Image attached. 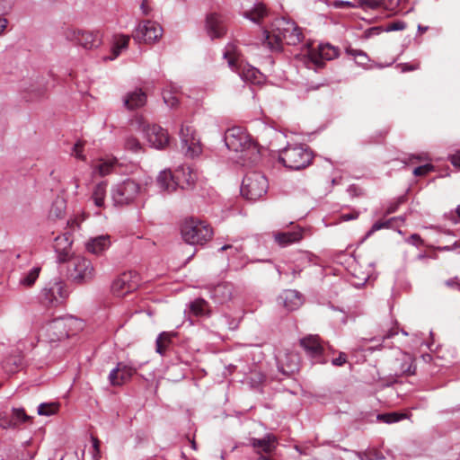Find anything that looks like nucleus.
I'll list each match as a JSON object with an SVG mask.
<instances>
[{"label":"nucleus","mask_w":460,"mask_h":460,"mask_svg":"<svg viewBox=\"0 0 460 460\" xmlns=\"http://www.w3.org/2000/svg\"><path fill=\"white\" fill-rule=\"evenodd\" d=\"M83 146L84 143L80 140L77 141L72 148V155H74L76 158L84 161L85 156L83 155Z\"/></svg>","instance_id":"obj_45"},{"label":"nucleus","mask_w":460,"mask_h":460,"mask_svg":"<svg viewBox=\"0 0 460 460\" xmlns=\"http://www.w3.org/2000/svg\"><path fill=\"white\" fill-rule=\"evenodd\" d=\"M196 180L197 172L189 165L180 166L174 171V188L177 186L182 190L190 189Z\"/></svg>","instance_id":"obj_16"},{"label":"nucleus","mask_w":460,"mask_h":460,"mask_svg":"<svg viewBox=\"0 0 460 460\" xmlns=\"http://www.w3.org/2000/svg\"><path fill=\"white\" fill-rule=\"evenodd\" d=\"M164 102L171 108L172 107V102H171V99H172V93L169 90L165 91L163 93Z\"/></svg>","instance_id":"obj_56"},{"label":"nucleus","mask_w":460,"mask_h":460,"mask_svg":"<svg viewBox=\"0 0 460 460\" xmlns=\"http://www.w3.org/2000/svg\"><path fill=\"white\" fill-rule=\"evenodd\" d=\"M138 287V276L136 272H123L115 279L111 285L112 292L119 296H125Z\"/></svg>","instance_id":"obj_14"},{"label":"nucleus","mask_w":460,"mask_h":460,"mask_svg":"<svg viewBox=\"0 0 460 460\" xmlns=\"http://www.w3.org/2000/svg\"><path fill=\"white\" fill-rule=\"evenodd\" d=\"M146 135L150 145L156 149H164L170 141L167 130L158 125L148 126Z\"/></svg>","instance_id":"obj_17"},{"label":"nucleus","mask_w":460,"mask_h":460,"mask_svg":"<svg viewBox=\"0 0 460 460\" xmlns=\"http://www.w3.org/2000/svg\"><path fill=\"white\" fill-rule=\"evenodd\" d=\"M72 243V235L68 232L55 238L53 247L58 253V261L59 262H65L68 260V253Z\"/></svg>","instance_id":"obj_19"},{"label":"nucleus","mask_w":460,"mask_h":460,"mask_svg":"<svg viewBox=\"0 0 460 460\" xmlns=\"http://www.w3.org/2000/svg\"><path fill=\"white\" fill-rule=\"evenodd\" d=\"M40 270L41 268L40 266L33 267L21 277L19 283L28 288L33 286L40 276Z\"/></svg>","instance_id":"obj_32"},{"label":"nucleus","mask_w":460,"mask_h":460,"mask_svg":"<svg viewBox=\"0 0 460 460\" xmlns=\"http://www.w3.org/2000/svg\"><path fill=\"white\" fill-rule=\"evenodd\" d=\"M405 201V198L403 196L400 197L395 202L392 203L386 209V214L394 213L398 207Z\"/></svg>","instance_id":"obj_50"},{"label":"nucleus","mask_w":460,"mask_h":460,"mask_svg":"<svg viewBox=\"0 0 460 460\" xmlns=\"http://www.w3.org/2000/svg\"><path fill=\"white\" fill-rule=\"evenodd\" d=\"M123 102L124 106L130 111L141 108L146 102V94L141 88H136L125 95Z\"/></svg>","instance_id":"obj_22"},{"label":"nucleus","mask_w":460,"mask_h":460,"mask_svg":"<svg viewBox=\"0 0 460 460\" xmlns=\"http://www.w3.org/2000/svg\"><path fill=\"white\" fill-rule=\"evenodd\" d=\"M68 296L66 284L59 279L54 278L49 281L40 294V300L45 306H57Z\"/></svg>","instance_id":"obj_7"},{"label":"nucleus","mask_w":460,"mask_h":460,"mask_svg":"<svg viewBox=\"0 0 460 460\" xmlns=\"http://www.w3.org/2000/svg\"><path fill=\"white\" fill-rule=\"evenodd\" d=\"M245 17L254 22H260L265 16L268 15V10L262 4H258L254 7L244 13Z\"/></svg>","instance_id":"obj_31"},{"label":"nucleus","mask_w":460,"mask_h":460,"mask_svg":"<svg viewBox=\"0 0 460 460\" xmlns=\"http://www.w3.org/2000/svg\"><path fill=\"white\" fill-rule=\"evenodd\" d=\"M172 343V332H162L155 340V351L161 356H165Z\"/></svg>","instance_id":"obj_26"},{"label":"nucleus","mask_w":460,"mask_h":460,"mask_svg":"<svg viewBox=\"0 0 460 460\" xmlns=\"http://www.w3.org/2000/svg\"><path fill=\"white\" fill-rule=\"evenodd\" d=\"M406 27L403 22H393L388 25V31H402Z\"/></svg>","instance_id":"obj_52"},{"label":"nucleus","mask_w":460,"mask_h":460,"mask_svg":"<svg viewBox=\"0 0 460 460\" xmlns=\"http://www.w3.org/2000/svg\"><path fill=\"white\" fill-rule=\"evenodd\" d=\"M275 239L280 245L286 246L301 240L302 231L298 229L296 231L279 233L276 234Z\"/></svg>","instance_id":"obj_27"},{"label":"nucleus","mask_w":460,"mask_h":460,"mask_svg":"<svg viewBox=\"0 0 460 460\" xmlns=\"http://www.w3.org/2000/svg\"><path fill=\"white\" fill-rule=\"evenodd\" d=\"M112 164L109 163H101L98 165V172L101 175L104 176L111 172Z\"/></svg>","instance_id":"obj_51"},{"label":"nucleus","mask_w":460,"mask_h":460,"mask_svg":"<svg viewBox=\"0 0 460 460\" xmlns=\"http://www.w3.org/2000/svg\"><path fill=\"white\" fill-rule=\"evenodd\" d=\"M12 420L15 424V428H17L20 424L27 422L31 420V417L29 416L23 408H12Z\"/></svg>","instance_id":"obj_35"},{"label":"nucleus","mask_w":460,"mask_h":460,"mask_svg":"<svg viewBox=\"0 0 460 460\" xmlns=\"http://www.w3.org/2000/svg\"><path fill=\"white\" fill-rule=\"evenodd\" d=\"M0 427L3 429H15V424L11 416H2L0 417Z\"/></svg>","instance_id":"obj_46"},{"label":"nucleus","mask_w":460,"mask_h":460,"mask_svg":"<svg viewBox=\"0 0 460 460\" xmlns=\"http://www.w3.org/2000/svg\"><path fill=\"white\" fill-rule=\"evenodd\" d=\"M52 327L54 329H63L60 331L58 339L68 338L79 330H82L84 323L81 320L73 316L57 318L52 322Z\"/></svg>","instance_id":"obj_15"},{"label":"nucleus","mask_w":460,"mask_h":460,"mask_svg":"<svg viewBox=\"0 0 460 460\" xmlns=\"http://www.w3.org/2000/svg\"><path fill=\"white\" fill-rule=\"evenodd\" d=\"M434 170V166L430 164H427L421 166H418L413 170V174L415 176H425L429 172H432Z\"/></svg>","instance_id":"obj_44"},{"label":"nucleus","mask_w":460,"mask_h":460,"mask_svg":"<svg viewBox=\"0 0 460 460\" xmlns=\"http://www.w3.org/2000/svg\"><path fill=\"white\" fill-rule=\"evenodd\" d=\"M190 251L188 252V256L187 258L185 259V262L189 261L195 254V249L190 247L189 249Z\"/></svg>","instance_id":"obj_62"},{"label":"nucleus","mask_w":460,"mask_h":460,"mask_svg":"<svg viewBox=\"0 0 460 460\" xmlns=\"http://www.w3.org/2000/svg\"><path fill=\"white\" fill-rule=\"evenodd\" d=\"M279 159L288 169L301 170L311 164L313 155L305 146H292L283 149Z\"/></svg>","instance_id":"obj_5"},{"label":"nucleus","mask_w":460,"mask_h":460,"mask_svg":"<svg viewBox=\"0 0 460 460\" xmlns=\"http://www.w3.org/2000/svg\"><path fill=\"white\" fill-rule=\"evenodd\" d=\"M7 25V20L5 18H0V34L4 31Z\"/></svg>","instance_id":"obj_61"},{"label":"nucleus","mask_w":460,"mask_h":460,"mask_svg":"<svg viewBox=\"0 0 460 460\" xmlns=\"http://www.w3.org/2000/svg\"><path fill=\"white\" fill-rule=\"evenodd\" d=\"M163 33L161 25L155 22L146 20L138 24L133 33V39L137 42L153 43Z\"/></svg>","instance_id":"obj_13"},{"label":"nucleus","mask_w":460,"mask_h":460,"mask_svg":"<svg viewBox=\"0 0 460 460\" xmlns=\"http://www.w3.org/2000/svg\"><path fill=\"white\" fill-rule=\"evenodd\" d=\"M58 407L53 403H40L38 406V414L42 416H51L56 413Z\"/></svg>","instance_id":"obj_39"},{"label":"nucleus","mask_w":460,"mask_h":460,"mask_svg":"<svg viewBox=\"0 0 460 460\" xmlns=\"http://www.w3.org/2000/svg\"><path fill=\"white\" fill-rule=\"evenodd\" d=\"M390 222H391V220H387V221H384V222H382V221L376 222L373 225L371 230L367 233V235H370L372 233L378 231L382 228H388L390 226Z\"/></svg>","instance_id":"obj_49"},{"label":"nucleus","mask_w":460,"mask_h":460,"mask_svg":"<svg viewBox=\"0 0 460 460\" xmlns=\"http://www.w3.org/2000/svg\"><path fill=\"white\" fill-rule=\"evenodd\" d=\"M251 444L256 453L262 456L261 453H272L278 445L277 437L272 434L266 435L263 438H252Z\"/></svg>","instance_id":"obj_21"},{"label":"nucleus","mask_w":460,"mask_h":460,"mask_svg":"<svg viewBox=\"0 0 460 460\" xmlns=\"http://www.w3.org/2000/svg\"><path fill=\"white\" fill-rule=\"evenodd\" d=\"M265 41L270 49L279 51L283 44L296 45L302 39L301 29L294 22L285 18L277 19L270 31H265Z\"/></svg>","instance_id":"obj_1"},{"label":"nucleus","mask_w":460,"mask_h":460,"mask_svg":"<svg viewBox=\"0 0 460 460\" xmlns=\"http://www.w3.org/2000/svg\"><path fill=\"white\" fill-rule=\"evenodd\" d=\"M93 441V459L99 460L101 457L100 455V441L97 438L92 437Z\"/></svg>","instance_id":"obj_48"},{"label":"nucleus","mask_w":460,"mask_h":460,"mask_svg":"<svg viewBox=\"0 0 460 460\" xmlns=\"http://www.w3.org/2000/svg\"><path fill=\"white\" fill-rule=\"evenodd\" d=\"M334 5L336 7H357V6H358V4H354L351 2L336 1L334 3Z\"/></svg>","instance_id":"obj_57"},{"label":"nucleus","mask_w":460,"mask_h":460,"mask_svg":"<svg viewBox=\"0 0 460 460\" xmlns=\"http://www.w3.org/2000/svg\"><path fill=\"white\" fill-rule=\"evenodd\" d=\"M119 369L116 366L113 369L111 370L108 379L111 385L119 386L121 385L120 376L119 375Z\"/></svg>","instance_id":"obj_42"},{"label":"nucleus","mask_w":460,"mask_h":460,"mask_svg":"<svg viewBox=\"0 0 460 460\" xmlns=\"http://www.w3.org/2000/svg\"><path fill=\"white\" fill-rule=\"evenodd\" d=\"M398 333L395 328H391L386 334L383 335V339H390Z\"/></svg>","instance_id":"obj_60"},{"label":"nucleus","mask_w":460,"mask_h":460,"mask_svg":"<svg viewBox=\"0 0 460 460\" xmlns=\"http://www.w3.org/2000/svg\"><path fill=\"white\" fill-rule=\"evenodd\" d=\"M129 36L119 35L115 36L114 41L111 47L112 56L109 58L111 60L117 58L123 49H126L128 46Z\"/></svg>","instance_id":"obj_29"},{"label":"nucleus","mask_w":460,"mask_h":460,"mask_svg":"<svg viewBox=\"0 0 460 460\" xmlns=\"http://www.w3.org/2000/svg\"><path fill=\"white\" fill-rule=\"evenodd\" d=\"M106 189H107L106 181L99 182L93 188L92 199H93L94 205L98 208H102L104 206Z\"/></svg>","instance_id":"obj_30"},{"label":"nucleus","mask_w":460,"mask_h":460,"mask_svg":"<svg viewBox=\"0 0 460 460\" xmlns=\"http://www.w3.org/2000/svg\"><path fill=\"white\" fill-rule=\"evenodd\" d=\"M207 28L211 37L220 38L226 33L222 19L217 13H211L207 17Z\"/></svg>","instance_id":"obj_25"},{"label":"nucleus","mask_w":460,"mask_h":460,"mask_svg":"<svg viewBox=\"0 0 460 460\" xmlns=\"http://www.w3.org/2000/svg\"><path fill=\"white\" fill-rule=\"evenodd\" d=\"M224 58L232 70L238 73L244 82L252 84H261L264 82V75L257 68L243 63L235 45L228 44L226 46Z\"/></svg>","instance_id":"obj_4"},{"label":"nucleus","mask_w":460,"mask_h":460,"mask_svg":"<svg viewBox=\"0 0 460 460\" xmlns=\"http://www.w3.org/2000/svg\"><path fill=\"white\" fill-rule=\"evenodd\" d=\"M264 375L261 372L252 371L248 376L249 382L252 386H257L264 381Z\"/></svg>","instance_id":"obj_43"},{"label":"nucleus","mask_w":460,"mask_h":460,"mask_svg":"<svg viewBox=\"0 0 460 460\" xmlns=\"http://www.w3.org/2000/svg\"><path fill=\"white\" fill-rule=\"evenodd\" d=\"M451 247H452V251L455 249L460 248V240L456 241Z\"/></svg>","instance_id":"obj_64"},{"label":"nucleus","mask_w":460,"mask_h":460,"mask_svg":"<svg viewBox=\"0 0 460 460\" xmlns=\"http://www.w3.org/2000/svg\"><path fill=\"white\" fill-rule=\"evenodd\" d=\"M449 160L454 166L460 168V150L450 155Z\"/></svg>","instance_id":"obj_54"},{"label":"nucleus","mask_w":460,"mask_h":460,"mask_svg":"<svg viewBox=\"0 0 460 460\" xmlns=\"http://www.w3.org/2000/svg\"><path fill=\"white\" fill-rule=\"evenodd\" d=\"M406 417V414L404 413H399V412H389V413H384L379 414L377 416V420L385 422V423H394L397 422Z\"/></svg>","instance_id":"obj_37"},{"label":"nucleus","mask_w":460,"mask_h":460,"mask_svg":"<svg viewBox=\"0 0 460 460\" xmlns=\"http://www.w3.org/2000/svg\"><path fill=\"white\" fill-rule=\"evenodd\" d=\"M301 347L311 358H319L323 352V345L318 335H308L300 340Z\"/></svg>","instance_id":"obj_20"},{"label":"nucleus","mask_w":460,"mask_h":460,"mask_svg":"<svg viewBox=\"0 0 460 460\" xmlns=\"http://www.w3.org/2000/svg\"><path fill=\"white\" fill-rule=\"evenodd\" d=\"M402 375L411 376L416 372L415 359L410 354H404L402 358V366L400 368Z\"/></svg>","instance_id":"obj_33"},{"label":"nucleus","mask_w":460,"mask_h":460,"mask_svg":"<svg viewBox=\"0 0 460 460\" xmlns=\"http://www.w3.org/2000/svg\"><path fill=\"white\" fill-rule=\"evenodd\" d=\"M307 56L315 66V69H320L325 66V61L338 58L339 49L329 43L319 44L316 48L311 47L308 49Z\"/></svg>","instance_id":"obj_12"},{"label":"nucleus","mask_w":460,"mask_h":460,"mask_svg":"<svg viewBox=\"0 0 460 460\" xmlns=\"http://www.w3.org/2000/svg\"><path fill=\"white\" fill-rule=\"evenodd\" d=\"M347 361V356L345 353H340L339 357L332 359V364L338 367L344 365Z\"/></svg>","instance_id":"obj_53"},{"label":"nucleus","mask_w":460,"mask_h":460,"mask_svg":"<svg viewBox=\"0 0 460 460\" xmlns=\"http://www.w3.org/2000/svg\"><path fill=\"white\" fill-rule=\"evenodd\" d=\"M65 38L81 45L85 49H97L102 44V34L99 31H85L67 28L64 31Z\"/></svg>","instance_id":"obj_9"},{"label":"nucleus","mask_w":460,"mask_h":460,"mask_svg":"<svg viewBox=\"0 0 460 460\" xmlns=\"http://www.w3.org/2000/svg\"><path fill=\"white\" fill-rule=\"evenodd\" d=\"M383 3V0H358V6L363 9H376Z\"/></svg>","instance_id":"obj_41"},{"label":"nucleus","mask_w":460,"mask_h":460,"mask_svg":"<svg viewBox=\"0 0 460 460\" xmlns=\"http://www.w3.org/2000/svg\"><path fill=\"white\" fill-rule=\"evenodd\" d=\"M171 181H172V171L170 168L160 172L156 178L157 186L162 191L167 190L169 189Z\"/></svg>","instance_id":"obj_34"},{"label":"nucleus","mask_w":460,"mask_h":460,"mask_svg":"<svg viewBox=\"0 0 460 460\" xmlns=\"http://www.w3.org/2000/svg\"><path fill=\"white\" fill-rule=\"evenodd\" d=\"M141 10H142V13L145 14V15H147L149 13V10H148V7L146 5V4L145 2H143L141 4V6H140Z\"/></svg>","instance_id":"obj_63"},{"label":"nucleus","mask_w":460,"mask_h":460,"mask_svg":"<svg viewBox=\"0 0 460 460\" xmlns=\"http://www.w3.org/2000/svg\"><path fill=\"white\" fill-rule=\"evenodd\" d=\"M111 244V235L102 234L95 237H91L85 242V250L95 256H101L106 252Z\"/></svg>","instance_id":"obj_18"},{"label":"nucleus","mask_w":460,"mask_h":460,"mask_svg":"<svg viewBox=\"0 0 460 460\" xmlns=\"http://www.w3.org/2000/svg\"><path fill=\"white\" fill-rule=\"evenodd\" d=\"M346 53L349 56L354 57L355 58H363L365 60H368V58L366 55V53H364L362 50H359V49H354L351 47L346 48Z\"/></svg>","instance_id":"obj_47"},{"label":"nucleus","mask_w":460,"mask_h":460,"mask_svg":"<svg viewBox=\"0 0 460 460\" xmlns=\"http://www.w3.org/2000/svg\"><path fill=\"white\" fill-rule=\"evenodd\" d=\"M358 212L352 211V212H349V213L342 214L341 216V218L343 221H349V220L356 219V218H358Z\"/></svg>","instance_id":"obj_55"},{"label":"nucleus","mask_w":460,"mask_h":460,"mask_svg":"<svg viewBox=\"0 0 460 460\" xmlns=\"http://www.w3.org/2000/svg\"><path fill=\"white\" fill-rule=\"evenodd\" d=\"M125 147L134 153H137L142 149V146L135 137H128L125 140Z\"/></svg>","instance_id":"obj_40"},{"label":"nucleus","mask_w":460,"mask_h":460,"mask_svg":"<svg viewBox=\"0 0 460 460\" xmlns=\"http://www.w3.org/2000/svg\"><path fill=\"white\" fill-rule=\"evenodd\" d=\"M420 66L419 64H415V65H411V64H402V70L403 72H407V71H413V70H416L418 69Z\"/></svg>","instance_id":"obj_58"},{"label":"nucleus","mask_w":460,"mask_h":460,"mask_svg":"<svg viewBox=\"0 0 460 460\" xmlns=\"http://www.w3.org/2000/svg\"><path fill=\"white\" fill-rule=\"evenodd\" d=\"M140 189V184L129 178L114 185L111 188V198L114 205L127 206L133 203Z\"/></svg>","instance_id":"obj_8"},{"label":"nucleus","mask_w":460,"mask_h":460,"mask_svg":"<svg viewBox=\"0 0 460 460\" xmlns=\"http://www.w3.org/2000/svg\"><path fill=\"white\" fill-rule=\"evenodd\" d=\"M360 460H385L384 454L375 448L369 449L359 456Z\"/></svg>","instance_id":"obj_38"},{"label":"nucleus","mask_w":460,"mask_h":460,"mask_svg":"<svg viewBox=\"0 0 460 460\" xmlns=\"http://www.w3.org/2000/svg\"><path fill=\"white\" fill-rule=\"evenodd\" d=\"M225 143L228 149L241 153L243 164L256 163L260 158V148L251 136L242 128L234 127L226 130Z\"/></svg>","instance_id":"obj_2"},{"label":"nucleus","mask_w":460,"mask_h":460,"mask_svg":"<svg viewBox=\"0 0 460 460\" xmlns=\"http://www.w3.org/2000/svg\"><path fill=\"white\" fill-rule=\"evenodd\" d=\"M410 239L411 240L412 243L414 245H420V244H422V239L421 237L417 234H413L411 235Z\"/></svg>","instance_id":"obj_59"},{"label":"nucleus","mask_w":460,"mask_h":460,"mask_svg":"<svg viewBox=\"0 0 460 460\" xmlns=\"http://www.w3.org/2000/svg\"><path fill=\"white\" fill-rule=\"evenodd\" d=\"M179 135L181 148L186 156L195 157L201 154V143L192 126L189 124L182 125Z\"/></svg>","instance_id":"obj_11"},{"label":"nucleus","mask_w":460,"mask_h":460,"mask_svg":"<svg viewBox=\"0 0 460 460\" xmlns=\"http://www.w3.org/2000/svg\"><path fill=\"white\" fill-rule=\"evenodd\" d=\"M279 303L288 311L298 309L303 304L300 293L296 290H285L279 297Z\"/></svg>","instance_id":"obj_23"},{"label":"nucleus","mask_w":460,"mask_h":460,"mask_svg":"<svg viewBox=\"0 0 460 460\" xmlns=\"http://www.w3.org/2000/svg\"><path fill=\"white\" fill-rule=\"evenodd\" d=\"M190 310L196 316H208L210 314L209 304L203 298H197L191 302Z\"/></svg>","instance_id":"obj_28"},{"label":"nucleus","mask_w":460,"mask_h":460,"mask_svg":"<svg viewBox=\"0 0 460 460\" xmlns=\"http://www.w3.org/2000/svg\"><path fill=\"white\" fill-rule=\"evenodd\" d=\"M234 287L231 283L223 282L216 286L212 290V297L218 303L223 304L231 300Z\"/></svg>","instance_id":"obj_24"},{"label":"nucleus","mask_w":460,"mask_h":460,"mask_svg":"<svg viewBox=\"0 0 460 460\" xmlns=\"http://www.w3.org/2000/svg\"><path fill=\"white\" fill-rule=\"evenodd\" d=\"M268 190V181L266 177L259 172H249L244 176L241 194L249 200H257L262 198Z\"/></svg>","instance_id":"obj_6"},{"label":"nucleus","mask_w":460,"mask_h":460,"mask_svg":"<svg viewBox=\"0 0 460 460\" xmlns=\"http://www.w3.org/2000/svg\"><path fill=\"white\" fill-rule=\"evenodd\" d=\"M70 278L74 282L82 284L93 279L94 269L90 260L76 256L69 261Z\"/></svg>","instance_id":"obj_10"},{"label":"nucleus","mask_w":460,"mask_h":460,"mask_svg":"<svg viewBox=\"0 0 460 460\" xmlns=\"http://www.w3.org/2000/svg\"><path fill=\"white\" fill-rule=\"evenodd\" d=\"M182 240L191 245H204L212 239L213 230L206 221L187 217L180 224Z\"/></svg>","instance_id":"obj_3"},{"label":"nucleus","mask_w":460,"mask_h":460,"mask_svg":"<svg viewBox=\"0 0 460 460\" xmlns=\"http://www.w3.org/2000/svg\"><path fill=\"white\" fill-rule=\"evenodd\" d=\"M117 367L119 369V375L120 376L121 385L128 382L136 373L135 368L127 365L124 362H118Z\"/></svg>","instance_id":"obj_36"}]
</instances>
